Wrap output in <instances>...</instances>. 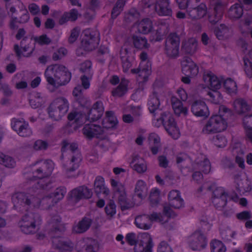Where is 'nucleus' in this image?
<instances>
[{"mask_svg": "<svg viewBox=\"0 0 252 252\" xmlns=\"http://www.w3.org/2000/svg\"><path fill=\"white\" fill-rule=\"evenodd\" d=\"M174 122V118L168 111H162L161 110L158 113L154 114L153 123L156 126L159 127L163 125L166 128Z\"/></svg>", "mask_w": 252, "mask_h": 252, "instance_id": "nucleus-11", "label": "nucleus"}, {"mask_svg": "<svg viewBox=\"0 0 252 252\" xmlns=\"http://www.w3.org/2000/svg\"><path fill=\"white\" fill-rule=\"evenodd\" d=\"M157 252H173V251L166 242L162 241L158 247Z\"/></svg>", "mask_w": 252, "mask_h": 252, "instance_id": "nucleus-62", "label": "nucleus"}, {"mask_svg": "<svg viewBox=\"0 0 252 252\" xmlns=\"http://www.w3.org/2000/svg\"><path fill=\"white\" fill-rule=\"evenodd\" d=\"M91 224V219L85 217L73 226L72 231L75 233H84L90 228Z\"/></svg>", "mask_w": 252, "mask_h": 252, "instance_id": "nucleus-31", "label": "nucleus"}, {"mask_svg": "<svg viewBox=\"0 0 252 252\" xmlns=\"http://www.w3.org/2000/svg\"><path fill=\"white\" fill-rule=\"evenodd\" d=\"M131 164L132 169L137 173H143L147 170V164L143 158L135 157L133 158Z\"/></svg>", "mask_w": 252, "mask_h": 252, "instance_id": "nucleus-32", "label": "nucleus"}, {"mask_svg": "<svg viewBox=\"0 0 252 252\" xmlns=\"http://www.w3.org/2000/svg\"><path fill=\"white\" fill-rule=\"evenodd\" d=\"M78 15V11L75 9H72L63 14L59 19V23L60 25H63L69 21H75L77 19Z\"/></svg>", "mask_w": 252, "mask_h": 252, "instance_id": "nucleus-38", "label": "nucleus"}, {"mask_svg": "<svg viewBox=\"0 0 252 252\" xmlns=\"http://www.w3.org/2000/svg\"><path fill=\"white\" fill-rule=\"evenodd\" d=\"M245 71L250 78H252V63L248 60H244Z\"/></svg>", "mask_w": 252, "mask_h": 252, "instance_id": "nucleus-63", "label": "nucleus"}, {"mask_svg": "<svg viewBox=\"0 0 252 252\" xmlns=\"http://www.w3.org/2000/svg\"><path fill=\"white\" fill-rule=\"evenodd\" d=\"M34 41L40 45H48L51 42V39L46 34L33 37Z\"/></svg>", "mask_w": 252, "mask_h": 252, "instance_id": "nucleus-58", "label": "nucleus"}, {"mask_svg": "<svg viewBox=\"0 0 252 252\" xmlns=\"http://www.w3.org/2000/svg\"><path fill=\"white\" fill-rule=\"evenodd\" d=\"M81 161V155L79 153L77 152L75 155L72 157L71 161L69 162V165L65 167L66 171H73L77 169Z\"/></svg>", "mask_w": 252, "mask_h": 252, "instance_id": "nucleus-46", "label": "nucleus"}, {"mask_svg": "<svg viewBox=\"0 0 252 252\" xmlns=\"http://www.w3.org/2000/svg\"><path fill=\"white\" fill-rule=\"evenodd\" d=\"M234 111L238 114L245 113L250 110L251 107L247 101L241 98H237L233 102Z\"/></svg>", "mask_w": 252, "mask_h": 252, "instance_id": "nucleus-28", "label": "nucleus"}, {"mask_svg": "<svg viewBox=\"0 0 252 252\" xmlns=\"http://www.w3.org/2000/svg\"><path fill=\"white\" fill-rule=\"evenodd\" d=\"M134 192L140 199L144 198L147 196L148 192L146 183L142 180H138L135 184Z\"/></svg>", "mask_w": 252, "mask_h": 252, "instance_id": "nucleus-39", "label": "nucleus"}, {"mask_svg": "<svg viewBox=\"0 0 252 252\" xmlns=\"http://www.w3.org/2000/svg\"><path fill=\"white\" fill-rule=\"evenodd\" d=\"M61 220L59 216L51 218L48 224L51 229L49 235L55 248L62 251H70L73 249V244L69 241H65L60 237L61 232L64 229V226L60 223Z\"/></svg>", "mask_w": 252, "mask_h": 252, "instance_id": "nucleus-1", "label": "nucleus"}, {"mask_svg": "<svg viewBox=\"0 0 252 252\" xmlns=\"http://www.w3.org/2000/svg\"><path fill=\"white\" fill-rule=\"evenodd\" d=\"M132 39L134 47L137 49H147L150 46L147 39L145 37L133 36Z\"/></svg>", "mask_w": 252, "mask_h": 252, "instance_id": "nucleus-45", "label": "nucleus"}, {"mask_svg": "<svg viewBox=\"0 0 252 252\" xmlns=\"http://www.w3.org/2000/svg\"><path fill=\"white\" fill-rule=\"evenodd\" d=\"M162 91L158 88H154L152 94L150 95L148 102V109L150 112L154 114L160 112L158 109L160 102L159 97Z\"/></svg>", "mask_w": 252, "mask_h": 252, "instance_id": "nucleus-16", "label": "nucleus"}, {"mask_svg": "<svg viewBox=\"0 0 252 252\" xmlns=\"http://www.w3.org/2000/svg\"><path fill=\"white\" fill-rule=\"evenodd\" d=\"M243 13V9L239 4L236 3L231 6L228 11V16L231 19L240 18Z\"/></svg>", "mask_w": 252, "mask_h": 252, "instance_id": "nucleus-44", "label": "nucleus"}, {"mask_svg": "<svg viewBox=\"0 0 252 252\" xmlns=\"http://www.w3.org/2000/svg\"><path fill=\"white\" fill-rule=\"evenodd\" d=\"M105 212L107 217L111 219L116 213V206L113 201L110 202L106 205L105 207Z\"/></svg>", "mask_w": 252, "mask_h": 252, "instance_id": "nucleus-55", "label": "nucleus"}, {"mask_svg": "<svg viewBox=\"0 0 252 252\" xmlns=\"http://www.w3.org/2000/svg\"><path fill=\"white\" fill-rule=\"evenodd\" d=\"M227 194L222 187H217L213 191L212 202L217 208L225 206L226 204Z\"/></svg>", "mask_w": 252, "mask_h": 252, "instance_id": "nucleus-17", "label": "nucleus"}, {"mask_svg": "<svg viewBox=\"0 0 252 252\" xmlns=\"http://www.w3.org/2000/svg\"><path fill=\"white\" fill-rule=\"evenodd\" d=\"M64 69V66L59 64H53L48 66L46 69L44 75L48 83L53 86H56L57 80L59 77V74L62 69Z\"/></svg>", "mask_w": 252, "mask_h": 252, "instance_id": "nucleus-12", "label": "nucleus"}, {"mask_svg": "<svg viewBox=\"0 0 252 252\" xmlns=\"http://www.w3.org/2000/svg\"><path fill=\"white\" fill-rule=\"evenodd\" d=\"M191 111L197 117H207L210 115L206 103L201 100L194 101L191 105Z\"/></svg>", "mask_w": 252, "mask_h": 252, "instance_id": "nucleus-20", "label": "nucleus"}, {"mask_svg": "<svg viewBox=\"0 0 252 252\" xmlns=\"http://www.w3.org/2000/svg\"><path fill=\"white\" fill-rule=\"evenodd\" d=\"M136 226L140 229L148 230L152 227L149 215L143 214L136 216L135 219Z\"/></svg>", "mask_w": 252, "mask_h": 252, "instance_id": "nucleus-29", "label": "nucleus"}, {"mask_svg": "<svg viewBox=\"0 0 252 252\" xmlns=\"http://www.w3.org/2000/svg\"><path fill=\"white\" fill-rule=\"evenodd\" d=\"M17 126L19 127L17 133L20 136L28 137L32 134V131L27 122L17 121Z\"/></svg>", "mask_w": 252, "mask_h": 252, "instance_id": "nucleus-43", "label": "nucleus"}, {"mask_svg": "<svg viewBox=\"0 0 252 252\" xmlns=\"http://www.w3.org/2000/svg\"><path fill=\"white\" fill-rule=\"evenodd\" d=\"M94 186L96 194L102 193L106 196L109 195L110 190L105 185L104 179L102 176H98L95 178Z\"/></svg>", "mask_w": 252, "mask_h": 252, "instance_id": "nucleus-27", "label": "nucleus"}, {"mask_svg": "<svg viewBox=\"0 0 252 252\" xmlns=\"http://www.w3.org/2000/svg\"><path fill=\"white\" fill-rule=\"evenodd\" d=\"M197 46V43L196 40L194 39L191 38L184 44L183 48L187 53L192 55L196 52Z\"/></svg>", "mask_w": 252, "mask_h": 252, "instance_id": "nucleus-48", "label": "nucleus"}, {"mask_svg": "<svg viewBox=\"0 0 252 252\" xmlns=\"http://www.w3.org/2000/svg\"><path fill=\"white\" fill-rule=\"evenodd\" d=\"M43 102V98L39 93H37L34 96H32L30 99V105L33 108L40 107Z\"/></svg>", "mask_w": 252, "mask_h": 252, "instance_id": "nucleus-54", "label": "nucleus"}, {"mask_svg": "<svg viewBox=\"0 0 252 252\" xmlns=\"http://www.w3.org/2000/svg\"><path fill=\"white\" fill-rule=\"evenodd\" d=\"M126 0H118L115 6L114 7L111 15L113 18H116L123 10Z\"/></svg>", "mask_w": 252, "mask_h": 252, "instance_id": "nucleus-53", "label": "nucleus"}, {"mask_svg": "<svg viewBox=\"0 0 252 252\" xmlns=\"http://www.w3.org/2000/svg\"><path fill=\"white\" fill-rule=\"evenodd\" d=\"M88 77L85 75L82 76L80 78L82 86L78 85L74 88L72 92L73 95L75 99L83 106L89 105L91 103V101L86 98L82 93V87L84 89H88L90 86V80L92 79L93 73H89Z\"/></svg>", "mask_w": 252, "mask_h": 252, "instance_id": "nucleus-8", "label": "nucleus"}, {"mask_svg": "<svg viewBox=\"0 0 252 252\" xmlns=\"http://www.w3.org/2000/svg\"><path fill=\"white\" fill-rule=\"evenodd\" d=\"M129 82L126 79H122L119 85L111 91L114 97H121L126 94L128 91Z\"/></svg>", "mask_w": 252, "mask_h": 252, "instance_id": "nucleus-30", "label": "nucleus"}, {"mask_svg": "<svg viewBox=\"0 0 252 252\" xmlns=\"http://www.w3.org/2000/svg\"><path fill=\"white\" fill-rule=\"evenodd\" d=\"M0 163L6 167H10L14 163V160L10 157L5 155L3 153H0Z\"/></svg>", "mask_w": 252, "mask_h": 252, "instance_id": "nucleus-59", "label": "nucleus"}, {"mask_svg": "<svg viewBox=\"0 0 252 252\" xmlns=\"http://www.w3.org/2000/svg\"><path fill=\"white\" fill-rule=\"evenodd\" d=\"M227 127L226 120L220 115L212 116L204 125L202 132L205 134H212L225 130Z\"/></svg>", "mask_w": 252, "mask_h": 252, "instance_id": "nucleus-4", "label": "nucleus"}, {"mask_svg": "<svg viewBox=\"0 0 252 252\" xmlns=\"http://www.w3.org/2000/svg\"><path fill=\"white\" fill-rule=\"evenodd\" d=\"M130 114H124L122 119L125 123H131L134 121V118L141 115L139 107H131L129 110Z\"/></svg>", "mask_w": 252, "mask_h": 252, "instance_id": "nucleus-40", "label": "nucleus"}, {"mask_svg": "<svg viewBox=\"0 0 252 252\" xmlns=\"http://www.w3.org/2000/svg\"><path fill=\"white\" fill-rule=\"evenodd\" d=\"M189 246L193 251H200L206 246V240L204 236L200 232H195L188 238Z\"/></svg>", "mask_w": 252, "mask_h": 252, "instance_id": "nucleus-14", "label": "nucleus"}, {"mask_svg": "<svg viewBox=\"0 0 252 252\" xmlns=\"http://www.w3.org/2000/svg\"><path fill=\"white\" fill-rule=\"evenodd\" d=\"M92 196L91 190L83 186L72 190L70 192V200L77 202L81 199H89Z\"/></svg>", "mask_w": 252, "mask_h": 252, "instance_id": "nucleus-15", "label": "nucleus"}, {"mask_svg": "<svg viewBox=\"0 0 252 252\" xmlns=\"http://www.w3.org/2000/svg\"><path fill=\"white\" fill-rule=\"evenodd\" d=\"M66 192V191L64 188H57L51 195L44 197L42 199V201L51 202L52 205H54L63 198Z\"/></svg>", "mask_w": 252, "mask_h": 252, "instance_id": "nucleus-26", "label": "nucleus"}, {"mask_svg": "<svg viewBox=\"0 0 252 252\" xmlns=\"http://www.w3.org/2000/svg\"><path fill=\"white\" fill-rule=\"evenodd\" d=\"M110 184L122 211L131 209L135 206L133 201L127 198L125 188L123 184L111 179Z\"/></svg>", "mask_w": 252, "mask_h": 252, "instance_id": "nucleus-5", "label": "nucleus"}, {"mask_svg": "<svg viewBox=\"0 0 252 252\" xmlns=\"http://www.w3.org/2000/svg\"><path fill=\"white\" fill-rule=\"evenodd\" d=\"M33 51V48L29 45L28 41L25 39L21 41V48L17 46V56L28 57Z\"/></svg>", "mask_w": 252, "mask_h": 252, "instance_id": "nucleus-33", "label": "nucleus"}, {"mask_svg": "<svg viewBox=\"0 0 252 252\" xmlns=\"http://www.w3.org/2000/svg\"><path fill=\"white\" fill-rule=\"evenodd\" d=\"M199 168L205 174L209 173L211 170V165L209 160L207 158H204L203 160L200 161L199 163Z\"/></svg>", "mask_w": 252, "mask_h": 252, "instance_id": "nucleus-60", "label": "nucleus"}, {"mask_svg": "<svg viewBox=\"0 0 252 252\" xmlns=\"http://www.w3.org/2000/svg\"><path fill=\"white\" fill-rule=\"evenodd\" d=\"M106 117L104 119L102 125L104 127L106 128H112L115 126L118 123V120L113 111H106Z\"/></svg>", "mask_w": 252, "mask_h": 252, "instance_id": "nucleus-37", "label": "nucleus"}, {"mask_svg": "<svg viewBox=\"0 0 252 252\" xmlns=\"http://www.w3.org/2000/svg\"><path fill=\"white\" fill-rule=\"evenodd\" d=\"M98 44V33L96 31L90 29L85 30L82 34L80 47L77 49V54L82 55V50L91 51L95 49Z\"/></svg>", "mask_w": 252, "mask_h": 252, "instance_id": "nucleus-3", "label": "nucleus"}, {"mask_svg": "<svg viewBox=\"0 0 252 252\" xmlns=\"http://www.w3.org/2000/svg\"><path fill=\"white\" fill-rule=\"evenodd\" d=\"M168 134L174 139H176L180 136L179 129L176 126V123L174 122L165 128Z\"/></svg>", "mask_w": 252, "mask_h": 252, "instance_id": "nucleus-57", "label": "nucleus"}, {"mask_svg": "<svg viewBox=\"0 0 252 252\" xmlns=\"http://www.w3.org/2000/svg\"><path fill=\"white\" fill-rule=\"evenodd\" d=\"M224 8L220 7H216L213 8L212 11L208 14V20L209 22L213 24H216L220 21L223 15Z\"/></svg>", "mask_w": 252, "mask_h": 252, "instance_id": "nucleus-36", "label": "nucleus"}, {"mask_svg": "<svg viewBox=\"0 0 252 252\" xmlns=\"http://www.w3.org/2000/svg\"><path fill=\"white\" fill-rule=\"evenodd\" d=\"M48 147V143L41 140H37L35 141L33 145V148L36 151L45 150Z\"/></svg>", "mask_w": 252, "mask_h": 252, "instance_id": "nucleus-61", "label": "nucleus"}, {"mask_svg": "<svg viewBox=\"0 0 252 252\" xmlns=\"http://www.w3.org/2000/svg\"><path fill=\"white\" fill-rule=\"evenodd\" d=\"M155 9L160 16H170L172 14L169 0H158Z\"/></svg>", "mask_w": 252, "mask_h": 252, "instance_id": "nucleus-25", "label": "nucleus"}, {"mask_svg": "<svg viewBox=\"0 0 252 252\" xmlns=\"http://www.w3.org/2000/svg\"><path fill=\"white\" fill-rule=\"evenodd\" d=\"M215 34L219 40H222L228 37L231 34V30L224 24H220L215 28Z\"/></svg>", "mask_w": 252, "mask_h": 252, "instance_id": "nucleus-34", "label": "nucleus"}, {"mask_svg": "<svg viewBox=\"0 0 252 252\" xmlns=\"http://www.w3.org/2000/svg\"><path fill=\"white\" fill-rule=\"evenodd\" d=\"M69 103L64 97H59L55 99L48 108L49 116L55 120H59L68 111Z\"/></svg>", "mask_w": 252, "mask_h": 252, "instance_id": "nucleus-6", "label": "nucleus"}, {"mask_svg": "<svg viewBox=\"0 0 252 252\" xmlns=\"http://www.w3.org/2000/svg\"><path fill=\"white\" fill-rule=\"evenodd\" d=\"M97 252L98 250L97 242L92 239H86L78 242L77 249L79 252Z\"/></svg>", "mask_w": 252, "mask_h": 252, "instance_id": "nucleus-19", "label": "nucleus"}, {"mask_svg": "<svg viewBox=\"0 0 252 252\" xmlns=\"http://www.w3.org/2000/svg\"><path fill=\"white\" fill-rule=\"evenodd\" d=\"M181 64L182 72L186 75L194 77L199 73L198 66L189 58H184Z\"/></svg>", "mask_w": 252, "mask_h": 252, "instance_id": "nucleus-13", "label": "nucleus"}, {"mask_svg": "<svg viewBox=\"0 0 252 252\" xmlns=\"http://www.w3.org/2000/svg\"><path fill=\"white\" fill-rule=\"evenodd\" d=\"M54 169V163L51 160H40L34 165L33 177L42 179L49 177Z\"/></svg>", "mask_w": 252, "mask_h": 252, "instance_id": "nucleus-9", "label": "nucleus"}, {"mask_svg": "<svg viewBox=\"0 0 252 252\" xmlns=\"http://www.w3.org/2000/svg\"><path fill=\"white\" fill-rule=\"evenodd\" d=\"M143 240L136 243L134 247L135 252H153L154 244L151 236L148 233L142 234Z\"/></svg>", "mask_w": 252, "mask_h": 252, "instance_id": "nucleus-10", "label": "nucleus"}, {"mask_svg": "<svg viewBox=\"0 0 252 252\" xmlns=\"http://www.w3.org/2000/svg\"><path fill=\"white\" fill-rule=\"evenodd\" d=\"M22 200L27 205H32L34 207H38L41 202L43 203L45 202H43L42 200L41 201L38 197H35L32 195L25 196Z\"/></svg>", "mask_w": 252, "mask_h": 252, "instance_id": "nucleus-51", "label": "nucleus"}, {"mask_svg": "<svg viewBox=\"0 0 252 252\" xmlns=\"http://www.w3.org/2000/svg\"><path fill=\"white\" fill-rule=\"evenodd\" d=\"M41 223V219L37 214L30 213L24 216L19 221L18 226L25 234H33L37 231Z\"/></svg>", "mask_w": 252, "mask_h": 252, "instance_id": "nucleus-2", "label": "nucleus"}, {"mask_svg": "<svg viewBox=\"0 0 252 252\" xmlns=\"http://www.w3.org/2000/svg\"><path fill=\"white\" fill-rule=\"evenodd\" d=\"M68 119L70 121H74L77 125H81L84 123V115L81 112L73 111L68 114Z\"/></svg>", "mask_w": 252, "mask_h": 252, "instance_id": "nucleus-47", "label": "nucleus"}, {"mask_svg": "<svg viewBox=\"0 0 252 252\" xmlns=\"http://www.w3.org/2000/svg\"><path fill=\"white\" fill-rule=\"evenodd\" d=\"M223 86L228 94L235 93L237 90L236 82L231 78L226 79L223 82Z\"/></svg>", "mask_w": 252, "mask_h": 252, "instance_id": "nucleus-50", "label": "nucleus"}, {"mask_svg": "<svg viewBox=\"0 0 252 252\" xmlns=\"http://www.w3.org/2000/svg\"><path fill=\"white\" fill-rule=\"evenodd\" d=\"M58 76L59 77L56 80L57 85L55 86L56 87L63 86L68 83L71 79V75L70 72L64 66V69H62Z\"/></svg>", "mask_w": 252, "mask_h": 252, "instance_id": "nucleus-41", "label": "nucleus"}, {"mask_svg": "<svg viewBox=\"0 0 252 252\" xmlns=\"http://www.w3.org/2000/svg\"><path fill=\"white\" fill-rule=\"evenodd\" d=\"M243 124L246 131L252 130V115L244 117Z\"/></svg>", "mask_w": 252, "mask_h": 252, "instance_id": "nucleus-64", "label": "nucleus"}, {"mask_svg": "<svg viewBox=\"0 0 252 252\" xmlns=\"http://www.w3.org/2000/svg\"><path fill=\"white\" fill-rule=\"evenodd\" d=\"M180 38L176 33H171L165 43L164 53L169 59H174L179 56Z\"/></svg>", "mask_w": 252, "mask_h": 252, "instance_id": "nucleus-7", "label": "nucleus"}, {"mask_svg": "<svg viewBox=\"0 0 252 252\" xmlns=\"http://www.w3.org/2000/svg\"><path fill=\"white\" fill-rule=\"evenodd\" d=\"M172 108L176 115L180 116L184 115L186 116L188 113V108L183 106L181 101L176 97H173L171 99Z\"/></svg>", "mask_w": 252, "mask_h": 252, "instance_id": "nucleus-35", "label": "nucleus"}, {"mask_svg": "<svg viewBox=\"0 0 252 252\" xmlns=\"http://www.w3.org/2000/svg\"><path fill=\"white\" fill-rule=\"evenodd\" d=\"M207 95L209 96V100L215 104L219 103L222 99L221 94L218 90H211L207 93Z\"/></svg>", "mask_w": 252, "mask_h": 252, "instance_id": "nucleus-56", "label": "nucleus"}, {"mask_svg": "<svg viewBox=\"0 0 252 252\" xmlns=\"http://www.w3.org/2000/svg\"><path fill=\"white\" fill-rule=\"evenodd\" d=\"M104 110L103 103L97 101L92 106L88 113V119L90 121H96L102 116Z\"/></svg>", "mask_w": 252, "mask_h": 252, "instance_id": "nucleus-22", "label": "nucleus"}, {"mask_svg": "<svg viewBox=\"0 0 252 252\" xmlns=\"http://www.w3.org/2000/svg\"><path fill=\"white\" fill-rule=\"evenodd\" d=\"M211 252H225L226 247L223 243L218 240L214 239L210 243Z\"/></svg>", "mask_w": 252, "mask_h": 252, "instance_id": "nucleus-49", "label": "nucleus"}, {"mask_svg": "<svg viewBox=\"0 0 252 252\" xmlns=\"http://www.w3.org/2000/svg\"><path fill=\"white\" fill-rule=\"evenodd\" d=\"M168 198L170 206L175 209H179L184 205V200L181 198L180 192L178 190L170 191Z\"/></svg>", "mask_w": 252, "mask_h": 252, "instance_id": "nucleus-24", "label": "nucleus"}, {"mask_svg": "<svg viewBox=\"0 0 252 252\" xmlns=\"http://www.w3.org/2000/svg\"><path fill=\"white\" fill-rule=\"evenodd\" d=\"M203 80L210 90H218L221 88L220 80L212 72H205L203 75Z\"/></svg>", "mask_w": 252, "mask_h": 252, "instance_id": "nucleus-18", "label": "nucleus"}, {"mask_svg": "<svg viewBox=\"0 0 252 252\" xmlns=\"http://www.w3.org/2000/svg\"><path fill=\"white\" fill-rule=\"evenodd\" d=\"M206 5L201 3L198 6L193 8H189L187 10L188 17L192 20L201 19L207 14Z\"/></svg>", "mask_w": 252, "mask_h": 252, "instance_id": "nucleus-23", "label": "nucleus"}, {"mask_svg": "<svg viewBox=\"0 0 252 252\" xmlns=\"http://www.w3.org/2000/svg\"><path fill=\"white\" fill-rule=\"evenodd\" d=\"M139 17V13L135 9H131L125 16V21L126 23L136 22Z\"/></svg>", "mask_w": 252, "mask_h": 252, "instance_id": "nucleus-52", "label": "nucleus"}, {"mask_svg": "<svg viewBox=\"0 0 252 252\" xmlns=\"http://www.w3.org/2000/svg\"><path fill=\"white\" fill-rule=\"evenodd\" d=\"M153 29V23L148 18L144 19L138 24L137 29L139 32L143 34L149 33Z\"/></svg>", "mask_w": 252, "mask_h": 252, "instance_id": "nucleus-42", "label": "nucleus"}, {"mask_svg": "<svg viewBox=\"0 0 252 252\" xmlns=\"http://www.w3.org/2000/svg\"><path fill=\"white\" fill-rule=\"evenodd\" d=\"M82 133L87 138L91 139L102 134L103 130L99 126L90 124L84 126L82 129Z\"/></svg>", "mask_w": 252, "mask_h": 252, "instance_id": "nucleus-21", "label": "nucleus"}]
</instances>
